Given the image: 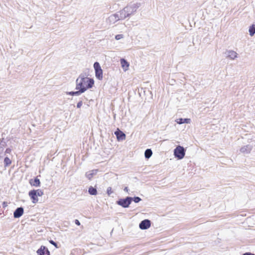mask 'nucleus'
<instances>
[{
    "mask_svg": "<svg viewBox=\"0 0 255 255\" xmlns=\"http://www.w3.org/2000/svg\"><path fill=\"white\" fill-rule=\"evenodd\" d=\"M94 85V80L87 76L85 74H81L76 80V90H80L84 93L88 89L92 88Z\"/></svg>",
    "mask_w": 255,
    "mask_h": 255,
    "instance_id": "f257e3e1",
    "label": "nucleus"
},
{
    "mask_svg": "<svg viewBox=\"0 0 255 255\" xmlns=\"http://www.w3.org/2000/svg\"><path fill=\"white\" fill-rule=\"evenodd\" d=\"M140 6L141 3L139 2H130L121 10L122 12L121 17L126 18L134 14Z\"/></svg>",
    "mask_w": 255,
    "mask_h": 255,
    "instance_id": "f03ea898",
    "label": "nucleus"
},
{
    "mask_svg": "<svg viewBox=\"0 0 255 255\" xmlns=\"http://www.w3.org/2000/svg\"><path fill=\"white\" fill-rule=\"evenodd\" d=\"M185 155V149L184 148L180 145H178L174 149V155L175 158L178 159H182L184 158Z\"/></svg>",
    "mask_w": 255,
    "mask_h": 255,
    "instance_id": "7ed1b4c3",
    "label": "nucleus"
},
{
    "mask_svg": "<svg viewBox=\"0 0 255 255\" xmlns=\"http://www.w3.org/2000/svg\"><path fill=\"white\" fill-rule=\"evenodd\" d=\"M122 16V12L121 10L118 12L111 15L107 19V22L110 24H114L115 22L120 19H124L125 18H123Z\"/></svg>",
    "mask_w": 255,
    "mask_h": 255,
    "instance_id": "20e7f679",
    "label": "nucleus"
},
{
    "mask_svg": "<svg viewBox=\"0 0 255 255\" xmlns=\"http://www.w3.org/2000/svg\"><path fill=\"white\" fill-rule=\"evenodd\" d=\"M132 198L127 197L125 199H120L117 201V204L124 208H128L130 204Z\"/></svg>",
    "mask_w": 255,
    "mask_h": 255,
    "instance_id": "39448f33",
    "label": "nucleus"
},
{
    "mask_svg": "<svg viewBox=\"0 0 255 255\" xmlns=\"http://www.w3.org/2000/svg\"><path fill=\"white\" fill-rule=\"evenodd\" d=\"M94 68L95 70V76L96 78L101 80L103 79V70L101 69L100 64L96 62L94 64Z\"/></svg>",
    "mask_w": 255,
    "mask_h": 255,
    "instance_id": "423d86ee",
    "label": "nucleus"
},
{
    "mask_svg": "<svg viewBox=\"0 0 255 255\" xmlns=\"http://www.w3.org/2000/svg\"><path fill=\"white\" fill-rule=\"evenodd\" d=\"M150 221L148 219H145L140 222L139 227L141 230H146L148 229L150 227Z\"/></svg>",
    "mask_w": 255,
    "mask_h": 255,
    "instance_id": "0eeeda50",
    "label": "nucleus"
},
{
    "mask_svg": "<svg viewBox=\"0 0 255 255\" xmlns=\"http://www.w3.org/2000/svg\"><path fill=\"white\" fill-rule=\"evenodd\" d=\"M226 56L227 58L231 60H234L238 57V53L234 50H228L226 52Z\"/></svg>",
    "mask_w": 255,
    "mask_h": 255,
    "instance_id": "6e6552de",
    "label": "nucleus"
},
{
    "mask_svg": "<svg viewBox=\"0 0 255 255\" xmlns=\"http://www.w3.org/2000/svg\"><path fill=\"white\" fill-rule=\"evenodd\" d=\"M115 134L118 140H123L126 139V134L119 129L115 132Z\"/></svg>",
    "mask_w": 255,
    "mask_h": 255,
    "instance_id": "1a4fd4ad",
    "label": "nucleus"
},
{
    "mask_svg": "<svg viewBox=\"0 0 255 255\" xmlns=\"http://www.w3.org/2000/svg\"><path fill=\"white\" fill-rule=\"evenodd\" d=\"M37 253L38 255H50L49 251L44 246H41L37 250Z\"/></svg>",
    "mask_w": 255,
    "mask_h": 255,
    "instance_id": "9d476101",
    "label": "nucleus"
},
{
    "mask_svg": "<svg viewBox=\"0 0 255 255\" xmlns=\"http://www.w3.org/2000/svg\"><path fill=\"white\" fill-rule=\"evenodd\" d=\"M23 214V209L22 207L17 208L13 213V216L15 218L20 217Z\"/></svg>",
    "mask_w": 255,
    "mask_h": 255,
    "instance_id": "9b49d317",
    "label": "nucleus"
},
{
    "mask_svg": "<svg viewBox=\"0 0 255 255\" xmlns=\"http://www.w3.org/2000/svg\"><path fill=\"white\" fill-rule=\"evenodd\" d=\"M253 147L250 145H247L242 147L240 149L241 152L245 154H248L250 153L252 150Z\"/></svg>",
    "mask_w": 255,
    "mask_h": 255,
    "instance_id": "f8f14e48",
    "label": "nucleus"
},
{
    "mask_svg": "<svg viewBox=\"0 0 255 255\" xmlns=\"http://www.w3.org/2000/svg\"><path fill=\"white\" fill-rule=\"evenodd\" d=\"M120 62L124 71H127L128 69L129 66L128 62L124 58L120 60Z\"/></svg>",
    "mask_w": 255,
    "mask_h": 255,
    "instance_id": "ddd939ff",
    "label": "nucleus"
},
{
    "mask_svg": "<svg viewBox=\"0 0 255 255\" xmlns=\"http://www.w3.org/2000/svg\"><path fill=\"white\" fill-rule=\"evenodd\" d=\"M29 183L31 186L35 187H39L40 185V182L38 178H35L34 179H30Z\"/></svg>",
    "mask_w": 255,
    "mask_h": 255,
    "instance_id": "4468645a",
    "label": "nucleus"
},
{
    "mask_svg": "<svg viewBox=\"0 0 255 255\" xmlns=\"http://www.w3.org/2000/svg\"><path fill=\"white\" fill-rule=\"evenodd\" d=\"M98 170H92L91 171H89L86 173V176L87 178H88L89 180H91L94 175H96L97 173Z\"/></svg>",
    "mask_w": 255,
    "mask_h": 255,
    "instance_id": "2eb2a0df",
    "label": "nucleus"
},
{
    "mask_svg": "<svg viewBox=\"0 0 255 255\" xmlns=\"http://www.w3.org/2000/svg\"><path fill=\"white\" fill-rule=\"evenodd\" d=\"M33 194H34V192L32 190L29 192L28 195L32 200V202L33 203H36L38 202V199L37 198V196H36L35 194V195Z\"/></svg>",
    "mask_w": 255,
    "mask_h": 255,
    "instance_id": "dca6fc26",
    "label": "nucleus"
},
{
    "mask_svg": "<svg viewBox=\"0 0 255 255\" xmlns=\"http://www.w3.org/2000/svg\"><path fill=\"white\" fill-rule=\"evenodd\" d=\"M175 122L179 125L182 124L183 123L190 124L191 122V120L190 119H182L180 118L177 119Z\"/></svg>",
    "mask_w": 255,
    "mask_h": 255,
    "instance_id": "f3484780",
    "label": "nucleus"
},
{
    "mask_svg": "<svg viewBox=\"0 0 255 255\" xmlns=\"http://www.w3.org/2000/svg\"><path fill=\"white\" fill-rule=\"evenodd\" d=\"M77 91L75 92H67V94L71 95V96H79L81 94L83 93L82 92H81L80 90H77Z\"/></svg>",
    "mask_w": 255,
    "mask_h": 255,
    "instance_id": "a211bd4d",
    "label": "nucleus"
},
{
    "mask_svg": "<svg viewBox=\"0 0 255 255\" xmlns=\"http://www.w3.org/2000/svg\"><path fill=\"white\" fill-rule=\"evenodd\" d=\"M152 154V151L150 149H147L144 152L145 157L147 159L149 158Z\"/></svg>",
    "mask_w": 255,
    "mask_h": 255,
    "instance_id": "6ab92c4d",
    "label": "nucleus"
},
{
    "mask_svg": "<svg viewBox=\"0 0 255 255\" xmlns=\"http://www.w3.org/2000/svg\"><path fill=\"white\" fill-rule=\"evenodd\" d=\"M88 192L90 194L92 195H96L97 194V189L92 186L89 187Z\"/></svg>",
    "mask_w": 255,
    "mask_h": 255,
    "instance_id": "aec40b11",
    "label": "nucleus"
},
{
    "mask_svg": "<svg viewBox=\"0 0 255 255\" xmlns=\"http://www.w3.org/2000/svg\"><path fill=\"white\" fill-rule=\"evenodd\" d=\"M250 35L253 36L255 33V24H253L249 28V30Z\"/></svg>",
    "mask_w": 255,
    "mask_h": 255,
    "instance_id": "412c9836",
    "label": "nucleus"
},
{
    "mask_svg": "<svg viewBox=\"0 0 255 255\" xmlns=\"http://www.w3.org/2000/svg\"><path fill=\"white\" fill-rule=\"evenodd\" d=\"M3 150V144L0 143V162L1 161L2 158L4 157Z\"/></svg>",
    "mask_w": 255,
    "mask_h": 255,
    "instance_id": "4be33fe9",
    "label": "nucleus"
},
{
    "mask_svg": "<svg viewBox=\"0 0 255 255\" xmlns=\"http://www.w3.org/2000/svg\"><path fill=\"white\" fill-rule=\"evenodd\" d=\"M32 191L37 196H42L43 195V192L41 190H32Z\"/></svg>",
    "mask_w": 255,
    "mask_h": 255,
    "instance_id": "5701e85b",
    "label": "nucleus"
},
{
    "mask_svg": "<svg viewBox=\"0 0 255 255\" xmlns=\"http://www.w3.org/2000/svg\"><path fill=\"white\" fill-rule=\"evenodd\" d=\"M4 163L5 166H8L11 164V161L8 157L6 156L4 159Z\"/></svg>",
    "mask_w": 255,
    "mask_h": 255,
    "instance_id": "b1692460",
    "label": "nucleus"
},
{
    "mask_svg": "<svg viewBox=\"0 0 255 255\" xmlns=\"http://www.w3.org/2000/svg\"><path fill=\"white\" fill-rule=\"evenodd\" d=\"M123 34H118L115 36V39L117 40H120L124 38Z\"/></svg>",
    "mask_w": 255,
    "mask_h": 255,
    "instance_id": "393cba45",
    "label": "nucleus"
},
{
    "mask_svg": "<svg viewBox=\"0 0 255 255\" xmlns=\"http://www.w3.org/2000/svg\"><path fill=\"white\" fill-rule=\"evenodd\" d=\"M132 200L135 203H138L139 201H140L141 200V198H140L138 197H135L132 198Z\"/></svg>",
    "mask_w": 255,
    "mask_h": 255,
    "instance_id": "a878e982",
    "label": "nucleus"
},
{
    "mask_svg": "<svg viewBox=\"0 0 255 255\" xmlns=\"http://www.w3.org/2000/svg\"><path fill=\"white\" fill-rule=\"evenodd\" d=\"M11 149H10V148H6V150H5V151H4V152L3 151V153H4V155H5V154H6V153L10 154V152H11Z\"/></svg>",
    "mask_w": 255,
    "mask_h": 255,
    "instance_id": "bb28decb",
    "label": "nucleus"
},
{
    "mask_svg": "<svg viewBox=\"0 0 255 255\" xmlns=\"http://www.w3.org/2000/svg\"><path fill=\"white\" fill-rule=\"evenodd\" d=\"M107 194L110 195L113 193V191L111 187H108L107 191Z\"/></svg>",
    "mask_w": 255,
    "mask_h": 255,
    "instance_id": "cd10ccee",
    "label": "nucleus"
},
{
    "mask_svg": "<svg viewBox=\"0 0 255 255\" xmlns=\"http://www.w3.org/2000/svg\"><path fill=\"white\" fill-rule=\"evenodd\" d=\"M83 105V103H82V101H79L77 104V107L78 108H80L81 107V106H82Z\"/></svg>",
    "mask_w": 255,
    "mask_h": 255,
    "instance_id": "c85d7f7f",
    "label": "nucleus"
},
{
    "mask_svg": "<svg viewBox=\"0 0 255 255\" xmlns=\"http://www.w3.org/2000/svg\"><path fill=\"white\" fill-rule=\"evenodd\" d=\"M50 243L52 245H54L55 247H57V244L55 242H54L52 240H50L49 241Z\"/></svg>",
    "mask_w": 255,
    "mask_h": 255,
    "instance_id": "c756f323",
    "label": "nucleus"
},
{
    "mask_svg": "<svg viewBox=\"0 0 255 255\" xmlns=\"http://www.w3.org/2000/svg\"><path fill=\"white\" fill-rule=\"evenodd\" d=\"M75 224H76L77 225H78V226L80 225V222L79 221V220H75Z\"/></svg>",
    "mask_w": 255,
    "mask_h": 255,
    "instance_id": "7c9ffc66",
    "label": "nucleus"
},
{
    "mask_svg": "<svg viewBox=\"0 0 255 255\" xmlns=\"http://www.w3.org/2000/svg\"><path fill=\"white\" fill-rule=\"evenodd\" d=\"M243 255H255L254 254H252L251 253H246L244 254Z\"/></svg>",
    "mask_w": 255,
    "mask_h": 255,
    "instance_id": "2f4dec72",
    "label": "nucleus"
},
{
    "mask_svg": "<svg viewBox=\"0 0 255 255\" xmlns=\"http://www.w3.org/2000/svg\"><path fill=\"white\" fill-rule=\"evenodd\" d=\"M2 205L3 207H5L7 206V203L5 202H3L2 203Z\"/></svg>",
    "mask_w": 255,
    "mask_h": 255,
    "instance_id": "473e14b6",
    "label": "nucleus"
},
{
    "mask_svg": "<svg viewBox=\"0 0 255 255\" xmlns=\"http://www.w3.org/2000/svg\"><path fill=\"white\" fill-rule=\"evenodd\" d=\"M124 191H126V192H128V188L127 187H126L124 188Z\"/></svg>",
    "mask_w": 255,
    "mask_h": 255,
    "instance_id": "72a5a7b5",
    "label": "nucleus"
}]
</instances>
